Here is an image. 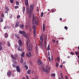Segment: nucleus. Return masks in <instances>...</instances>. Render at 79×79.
Wrapping results in <instances>:
<instances>
[{"label": "nucleus", "mask_w": 79, "mask_h": 79, "mask_svg": "<svg viewBox=\"0 0 79 79\" xmlns=\"http://www.w3.org/2000/svg\"><path fill=\"white\" fill-rule=\"evenodd\" d=\"M19 33L20 34H22V36L23 37H25L26 39H29V35H27L26 32L24 31H19Z\"/></svg>", "instance_id": "nucleus-1"}, {"label": "nucleus", "mask_w": 79, "mask_h": 79, "mask_svg": "<svg viewBox=\"0 0 79 79\" xmlns=\"http://www.w3.org/2000/svg\"><path fill=\"white\" fill-rule=\"evenodd\" d=\"M26 55L27 57H32V55L31 54V52H29L28 53H27Z\"/></svg>", "instance_id": "nucleus-2"}, {"label": "nucleus", "mask_w": 79, "mask_h": 79, "mask_svg": "<svg viewBox=\"0 0 79 79\" xmlns=\"http://www.w3.org/2000/svg\"><path fill=\"white\" fill-rule=\"evenodd\" d=\"M16 71L18 73H20L21 71H20V67L18 66H17L16 67Z\"/></svg>", "instance_id": "nucleus-3"}, {"label": "nucleus", "mask_w": 79, "mask_h": 79, "mask_svg": "<svg viewBox=\"0 0 79 79\" xmlns=\"http://www.w3.org/2000/svg\"><path fill=\"white\" fill-rule=\"evenodd\" d=\"M40 39L41 40V41L40 42V43H43V41H44V36L43 35H41Z\"/></svg>", "instance_id": "nucleus-4"}, {"label": "nucleus", "mask_w": 79, "mask_h": 79, "mask_svg": "<svg viewBox=\"0 0 79 79\" xmlns=\"http://www.w3.org/2000/svg\"><path fill=\"white\" fill-rule=\"evenodd\" d=\"M25 2V5L26 6H27L28 4L29 3L28 0H23Z\"/></svg>", "instance_id": "nucleus-5"}, {"label": "nucleus", "mask_w": 79, "mask_h": 79, "mask_svg": "<svg viewBox=\"0 0 79 79\" xmlns=\"http://www.w3.org/2000/svg\"><path fill=\"white\" fill-rule=\"evenodd\" d=\"M19 44V46L21 47H22V41L21 40H19L18 41Z\"/></svg>", "instance_id": "nucleus-6"}, {"label": "nucleus", "mask_w": 79, "mask_h": 79, "mask_svg": "<svg viewBox=\"0 0 79 79\" xmlns=\"http://www.w3.org/2000/svg\"><path fill=\"white\" fill-rule=\"evenodd\" d=\"M34 8V6L33 5H31L30 6V10H33Z\"/></svg>", "instance_id": "nucleus-7"}, {"label": "nucleus", "mask_w": 79, "mask_h": 79, "mask_svg": "<svg viewBox=\"0 0 79 79\" xmlns=\"http://www.w3.org/2000/svg\"><path fill=\"white\" fill-rule=\"evenodd\" d=\"M24 25L23 24H20L19 25V27L20 28L22 29H24Z\"/></svg>", "instance_id": "nucleus-8"}, {"label": "nucleus", "mask_w": 79, "mask_h": 79, "mask_svg": "<svg viewBox=\"0 0 79 79\" xmlns=\"http://www.w3.org/2000/svg\"><path fill=\"white\" fill-rule=\"evenodd\" d=\"M43 71L45 72V73H49V71L47 69H43Z\"/></svg>", "instance_id": "nucleus-9"}, {"label": "nucleus", "mask_w": 79, "mask_h": 79, "mask_svg": "<svg viewBox=\"0 0 79 79\" xmlns=\"http://www.w3.org/2000/svg\"><path fill=\"white\" fill-rule=\"evenodd\" d=\"M34 23H35V24L36 25H38V24H39V21L38 20L35 19Z\"/></svg>", "instance_id": "nucleus-10"}, {"label": "nucleus", "mask_w": 79, "mask_h": 79, "mask_svg": "<svg viewBox=\"0 0 79 79\" xmlns=\"http://www.w3.org/2000/svg\"><path fill=\"white\" fill-rule=\"evenodd\" d=\"M10 56H11V58H12V59H13V60H16V58L13 56V55L12 54H11Z\"/></svg>", "instance_id": "nucleus-11"}, {"label": "nucleus", "mask_w": 79, "mask_h": 79, "mask_svg": "<svg viewBox=\"0 0 79 79\" xmlns=\"http://www.w3.org/2000/svg\"><path fill=\"white\" fill-rule=\"evenodd\" d=\"M17 49L20 52H22V51H23V49L19 46L18 47Z\"/></svg>", "instance_id": "nucleus-12"}, {"label": "nucleus", "mask_w": 79, "mask_h": 79, "mask_svg": "<svg viewBox=\"0 0 79 79\" xmlns=\"http://www.w3.org/2000/svg\"><path fill=\"white\" fill-rule=\"evenodd\" d=\"M27 50L28 52H31L32 50V48L30 46L28 47L27 46Z\"/></svg>", "instance_id": "nucleus-13"}, {"label": "nucleus", "mask_w": 79, "mask_h": 79, "mask_svg": "<svg viewBox=\"0 0 79 79\" xmlns=\"http://www.w3.org/2000/svg\"><path fill=\"white\" fill-rule=\"evenodd\" d=\"M32 22H34V19H35V15L34 14H33L32 15Z\"/></svg>", "instance_id": "nucleus-14"}, {"label": "nucleus", "mask_w": 79, "mask_h": 79, "mask_svg": "<svg viewBox=\"0 0 79 79\" xmlns=\"http://www.w3.org/2000/svg\"><path fill=\"white\" fill-rule=\"evenodd\" d=\"M19 22H16L15 25V27H18V26H19Z\"/></svg>", "instance_id": "nucleus-15"}, {"label": "nucleus", "mask_w": 79, "mask_h": 79, "mask_svg": "<svg viewBox=\"0 0 79 79\" xmlns=\"http://www.w3.org/2000/svg\"><path fill=\"white\" fill-rule=\"evenodd\" d=\"M5 8L7 11H9L10 10L9 9V7H7L6 6H5Z\"/></svg>", "instance_id": "nucleus-16"}, {"label": "nucleus", "mask_w": 79, "mask_h": 79, "mask_svg": "<svg viewBox=\"0 0 79 79\" xmlns=\"http://www.w3.org/2000/svg\"><path fill=\"white\" fill-rule=\"evenodd\" d=\"M43 44V43H40V47H41V48H44V45L42 44Z\"/></svg>", "instance_id": "nucleus-17"}, {"label": "nucleus", "mask_w": 79, "mask_h": 79, "mask_svg": "<svg viewBox=\"0 0 79 79\" xmlns=\"http://www.w3.org/2000/svg\"><path fill=\"white\" fill-rule=\"evenodd\" d=\"M38 61L39 62V64H43V63L42 62H41V60H40V59L38 60Z\"/></svg>", "instance_id": "nucleus-18"}, {"label": "nucleus", "mask_w": 79, "mask_h": 79, "mask_svg": "<svg viewBox=\"0 0 79 79\" xmlns=\"http://www.w3.org/2000/svg\"><path fill=\"white\" fill-rule=\"evenodd\" d=\"M31 70L30 69H29L28 70V71H27V74H31Z\"/></svg>", "instance_id": "nucleus-19"}, {"label": "nucleus", "mask_w": 79, "mask_h": 79, "mask_svg": "<svg viewBox=\"0 0 79 79\" xmlns=\"http://www.w3.org/2000/svg\"><path fill=\"white\" fill-rule=\"evenodd\" d=\"M32 29L34 30H35L36 29V26L35 25H33L32 27Z\"/></svg>", "instance_id": "nucleus-20"}, {"label": "nucleus", "mask_w": 79, "mask_h": 79, "mask_svg": "<svg viewBox=\"0 0 79 79\" xmlns=\"http://www.w3.org/2000/svg\"><path fill=\"white\" fill-rule=\"evenodd\" d=\"M26 9V7H24V6H23V13L24 15V11H25V9Z\"/></svg>", "instance_id": "nucleus-21"}, {"label": "nucleus", "mask_w": 79, "mask_h": 79, "mask_svg": "<svg viewBox=\"0 0 79 79\" xmlns=\"http://www.w3.org/2000/svg\"><path fill=\"white\" fill-rule=\"evenodd\" d=\"M25 53V52H23L21 55V56H22V57H24V54Z\"/></svg>", "instance_id": "nucleus-22"}, {"label": "nucleus", "mask_w": 79, "mask_h": 79, "mask_svg": "<svg viewBox=\"0 0 79 79\" xmlns=\"http://www.w3.org/2000/svg\"><path fill=\"white\" fill-rule=\"evenodd\" d=\"M45 30V25L44 23L43 24V31L44 32Z\"/></svg>", "instance_id": "nucleus-23"}, {"label": "nucleus", "mask_w": 79, "mask_h": 79, "mask_svg": "<svg viewBox=\"0 0 79 79\" xmlns=\"http://www.w3.org/2000/svg\"><path fill=\"white\" fill-rule=\"evenodd\" d=\"M11 74V72H8L7 73V76L8 77H9V76Z\"/></svg>", "instance_id": "nucleus-24"}, {"label": "nucleus", "mask_w": 79, "mask_h": 79, "mask_svg": "<svg viewBox=\"0 0 79 79\" xmlns=\"http://www.w3.org/2000/svg\"><path fill=\"white\" fill-rule=\"evenodd\" d=\"M20 62L21 63H23V58L22 57H21Z\"/></svg>", "instance_id": "nucleus-25"}, {"label": "nucleus", "mask_w": 79, "mask_h": 79, "mask_svg": "<svg viewBox=\"0 0 79 79\" xmlns=\"http://www.w3.org/2000/svg\"><path fill=\"white\" fill-rule=\"evenodd\" d=\"M8 34H7V33H5V38H7V37H8Z\"/></svg>", "instance_id": "nucleus-26"}, {"label": "nucleus", "mask_w": 79, "mask_h": 79, "mask_svg": "<svg viewBox=\"0 0 79 79\" xmlns=\"http://www.w3.org/2000/svg\"><path fill=\"white\" fill-rule=\"evenodd\" d=\"M57 60L58 62H59L60 61V57H57Z\"/></svg>", "instance_id": "nucleus-27"}, {"label": "nucleus", "mask_w": 79, "mask_h": 79, "mask_svg": "<svg viewBox=\"0 0 79 79\" xmlns=\"http://www.w3.org/2000/svg\"><path fill=\"white\" fill-rule=\"evenodd\" d=\"M23 67H24L25 68V69H26V70H27L28 69V66H27V65H24Z\"/></svg>", "instance_id": "nucleus-28"}, {"label": "nucleus", "mask_w": 79, "mask_h": 79, "mask_svg": "<svg viewBox=\"0 0 79 79\" xmlns=\"http://www.w3.org/2000/svg\"><path fill=\"white\" fill-rule=\"evenodd\" d=\"M15 37H16V38H18V39L19 38V36L17 34H15Z\"/></svg>", "instance_id": "nucleus-29"}, {"label": "nucleus", "mask_w": 79, "mask_h": 79, "mask_svg": "<svg viewBox=\"0 0 79 79\" xmlns=\"http://www.w3.org/2000/svg\"><path fill=\"white\" fill-rule=\"evenodd\" d=\"M33 35H34V37L36 35V34H35V30H34L33 31Z\"/></svg>", "instance_id": "nucleus-30"}, {"label": "nucleus", "mask_w": 79, "mask_h": 79, "mask_svg": "<svg viewBox=\"0 0 79 79\" xmlns=\"http://www.w3.org/2000/svg\"><path fill=\"white\" fill-rule=\"evenodd\" d=\"M29 17L30 19H31V18H32V14H31L29 13Z\"/></svg>", "instance_id": "nucleus-31"}, {"label": "nucleus", "mask_w": 79, "mask_h": 79, "mask_svg": "<svg viewBox=\"0 0 79 79\" xmlns=\"http://www.w3.org/2000/svg\"><path fill=\"white\" fill-rule=\"evenodd\" d=\"M47 50H50V45H48Z\"/></svg>", "instance_id": "nucleus-32"}, {"label": "nucleus", "mask_w": 79, "mask_h": 79, "mask_svg": "<svg viewBox=\"0 0 79 79\" xmlns=\"http://www.w3.org/2000/svg\"><path fill=\"white\" fill-rule=\"evenodd\" d=\"M60 76L62 79H63L64 77L63 76V74H62V73H60Z\"/></svg>", "instance_id": "nucleus-33"}, {"label": "nucleus", "mask_w": 79, "mask_h": 79, "mask_svg": "<svg viewBox=\"0 0 79 79\" xmlns=\"http://www.w3.org/2000/svg\"><path fill=\"white\" fill-rule=\"evenodd\" d=\"M7 46L8 47H10V46H11V44H10V42H8Z\"/></svg>", "instance_id": "nucleus-34"}, {"label": "nucleus", "mask_w": 79, "mask_h": 79, "mask_svg": "<svg viewBox=\"0 0 79 79\" xmlns=\"http://www.w3.org/2000/svg\"><path fill=\"white\" fill-rule=\"evenodd\" d=\"M59 66V65L57 63H56V68H58Z\"/></svg>", "instance_id": "nucleus-35"}, {"label": "nucleus", "mask_w": 79, "mask_h": 79, "mask_svg": "<svg viewBox=\"0 0 79 79\" xmlns=\"http://www.w3.org/2000/svg\"><path fill=\"white\" fill-rule=\"evenodd\" d=\"M27 41L26 42L27 43V47L28 46V43H29V41H30L29 39H27Z\"/></svg>", "instance_id": "nucleus-36"}, {"label": "nucleus", "mask_w": 79, "mask_h": 79, "mask_svg": "<svg viewBox=\"0 0 79 79\" xmlns=\"http://www.w3.org/2000/svg\"><path fill=\"white\" fill-rule=\"evenodd\" d=\"M3 19L2 18H1L0 22H1V23H2V22H3Z\"/></svg>", "instance_id": "nucleus-37"}, {"label": "nucleus", "mask_w": 79, "mask_h": 79, "mask_svg": "<svg viewBox=\"0 0 79 79\" xmlns=\"http://www.w3.org/2000/svg\"><path fill=\"white\" fill-rule=\"evenodd\" d=\"M51 76H54L55 77V73H52L51 74Z\"/></svg>", "instance_id": "nucleus-38"}, {"label": "nucleus", "mask_w": 79, "mask_h": 79, "mask_svg": "<svg viewBox=\"0 0 79 79\" xmlns=\"http://www.w3.org/2000/svg\"><path fill=\"white\" fill-rule=\"evenodd\" d=\"M44 15V13L43 12H41V15H40V17H42Z\"/></svg>", "instance_id": "nucleus-39"}, {"label": "nucleus", "mask_w": 79, "mask_h": 79, "mask_svg": "<svg viewBox=\"0 0 79 79\" xmlns=\"http://www.w3.org/2000/svg\"><path fill=\"white\" fill-rule=\"evenodd\" d=\"M12 66L14 68H16V65L14 64H12Z\"/></svg>", "instance_id": "nucleus-40"}, {"label": "nucleus", "mask_w": 79, "mask_h": 79, "mask_svg": "<svg viewBox=\"0 0 79 79\" xmlns=\"http://www.w3.org/2000/svg\"><path fill=\"white\" fill-rule=\"evenodd\" d=\"M32 11L33 12H34V10L30 9V12L31 14L32 13Z\"/></svg>", "instance_id": "nucleus-41"}, {"label": "nucleus", "mask_w": 79, "mask_h": 79, "mask_svg": "<svg viewBox=\"0 0 79 79\" xmlns=\"http://www.w3.org/2000/svg\"><path fill=\"white\" fill-rule=\"evenodd\" d=\"M10 2L11 3H13V2H14V0H10Z\"/></svg>", "instance_id": "nucleus-42"}, {"label": "nucleus", "mask_w": 79, "mask_h": 79, "mask_svg": "<svg viewBox=\"0 0 79 79\" xmlns=\"http://www.w3.org/2000/svg\"><path fill=\"white\" fill-rule=\"evenodd\" d=\"M44 46L45 48H47V43H44Z\"/></svg>", "instance_id": "nucleus-43"}, {"label": "nucleus", "mask_w": 79, "mask_h": 79, "mask_svg": "<svg viewBox=\"0 0 79 79\" xmlns=\"http://www.w3.org/2000/svg\"><path fill=\"white\" fill-rule=\"evenodd\" d=\"M3 49V47L2 46H0V51H1Z\"/></svg>", "instance_id": "nucleus-44"}, {"label": "nucleus", "mask_w": 79, "mask_h": 79, "mask_svg": "<svg viewBox=\"0 0 79 79\" xmlns=\"http://www.w3.org/2000/svg\"><path fill=\"white\" fill-rule=\"evenodd\" d=\"M75 53L76 54V55H79V53L77 52H75Z\"/></svg>", "instance_id": "nucleus-45"}, {"label": "nucleus", "mask_w": 79, "mask_h": 79, "mask_svg": "<svg viewBox=\"0 0 79 79\" xmlns=\"http://www.w3.org/2000/svg\"><path fill=\"white\" fill-rule=\"evenodd\" d=\"M20 15H18L17 16V19H19V18H20Z\"/></svg>", "instance_id": "nucleus-46"}, {"label": "nucleus", "mask_w": 79, "mask_h": 79, "mask_svg": "<svg viewBox=\"0 0 79 79\" xmlns=\"http://www.w3.org/2000/svg\"><path fill=\"white\" fill-rule=\"evenodd\" d=\"M38 79V77H37V76H35L34 78H33L32 79Z\"/></svg>", "instance_id": "nucleus-47"}, {"label": "nucleus", "mask_w": 79, "mask_h": 79, "mask_svg": "<svg viewBox=\"0 0 79 79\" xmlns=\"http://www.w3.org/2000/svg\"><path fill=\"white\" fill-rule=\"evenodd\" d=\"M28 25H27L26 26L25 28H26V29H28Z\"/></svg>", "instance_id": "nucleus-48"}, {"label": "nucleus", "mask_w": 79, "mask_h": 79, "mask_svg": "<svg viewBox=\"0 0 79 79\" xmlns=\"http://www.w3.org/2000/svg\"><path fill=\"white\" fill-rule=\"evenodd\" d=\"M64 29L66 30L67 31V29H68V28L66 26H65L64 27Z\"/></svg>", "instance_id": "nucleus-49"}, {"label": "nucleus", "mask_w": 79, "mask_h": 79, "mask_svg": "<svg viewBox=\"0 0 79 79\" xmlns=\"http://www.w3.org/2000/svg\"><path fill=\"white\" fill-rule=\"evenodd\" d=\"M47 40V37H45V38H44V40Z\"/></svg>", "instance_id": "nucleus-50"}, {"label": "nucleus", "mask_w": 79, "mask_h": 79, "mask_svg": "<svg viewBox=\"0 0 79 79\" xmlns=\"http://www.w3.org/2000/svg\"><path fill=\"white\" fill-rule=\"evenodd\" d=\"M1 17H2V18L4 17V14H3V13L2 14Z\"/></svg>", "instance_id": "nucleus-51"}, {"label": "nucleus", "mask_w": 79, "mask_h": 79, "mask_svg": "<svg viewBox=\"0 0 79 79\" xmlns=\"http://www.w3.org/2000/svg\"><path fill=\"white\" fill-rule=\"evenodd\" d=\"M16 4L17 5H19V4L18 2H16Z\"/></svg>", "instance_id": "nucleus-52"}, {"label": "nucleus", "mask_w": 79, "mask_h": 79, "mask_svg": "<svg viewBox=\"0 0 79 79\" xmlns=\"http://www.w3.org/2000/svg\"><path fill=\"white\" fill-rule=\"evenodd\" d=\"M15 9H17V8H18V6H15Z\"/></svg>", "instance_id": "nucleus-53"}, {"label": "nucleus", "mask_w": 79, "mask_h": 79, "mask_svg": "<svg viewBox=\"0 0 79 79\" xmlns=\"http://www.w3.org/2000/svg\"><path fill=\"white\" fill-rule=\"evenodd\" d=\"M30 12V11H29V10H27V14H29V12Z\"/></svg>", "instance_id": "nucleus-54"}, {"label": "nucleus", "mask_w": 79, "mask_h": 79, "mask_svg": "<svg viewBox=\"0 0 79 79\" xmlns=\"http://www.w3.org/2000/svg\"><path fill=\"white\" fill-rule=\"evenodd\" d=\"M50 51H48V56H50Z\"/></svg>", "instance_id": "nucleus-55"}, {"label": "nucleus", "mask_w": 79, "mask_h": 79, "mask_svg": "<svg viewBox=\"0 0 79 79\" xmlns=\"http://www.w3.org/2000/svg\"><path fill=\"white\" fill-rule=\"evenodd\" d=\"M32 31V28L31 27L29 29V31L30 32H31Z\"/></svg>", "instance_id": "nucleus-56"}, {"label": "nucleus", "mask_w": 79, "mask_h": 79, "mask_svg": "<svg viewBox=\"0 0 79 79\" xmlns=\"http://www.w3.org/2000/svg\"><path fill=\"white\" fill-rule=\"evenodd\" d=\"M27 64H26V62H23V65H26Z\"/></svg>", "instance_id": "nucleus-57"}, {"label": "nucleus", "mask_w": 79, "mask_h": 79, "mask_svg": "<svg viewBox=\"0 0 79 79\" xmlns=\"http://www.w3.org/2000/svg\"><path fill=\"white\" fill-rule=\"evenodd\" d=\"M26 77V78L27 79H29V76H28V75H27Z\"/></svg>", "instance_id": "nucleus-58"}, {"label": "nucleus", "mask_w": 79, "mask_h": 79, "mask_svg": "<svg viewBox=\"0 0 79 79\" xmlns=\"http://www.w3.org/2000/svg\"><path fill=\"white\" fill-rule=\"evenodd\" d=\"M62 67H63V66L62 65H60V66H59V68H62Z\"/></svg>", "instance_id": "nucleus-59"}, {"label": "nucleus", "mask_w": 79, "mask_h": 79, "mask_svg": "<svg viewBox=\"0 0 79 79\" xmlns=\"http://www.w3.org/2000/svg\"><path fill=\"white\" fill-rule=\"evenodd\" d=\"M12 77H15V73H13L12 75Z\"/></svg>", "instance_id": "nucleus-60"}, {"label": "nucleus", "mask_w": 79, "mask_h": 79, "mask_svg": "<svg viewBox=\"0 0 79 79\" xmlns=\"http://www.w3.org/2000/svg\"><path fill=\"white\" fill-rule=\"evenodd\" d=\"M44 40V43H47V40Z\"/></svg>", "instance_id": "nucleus-61"}, {"label": "nucleus", "mask_w": 79, "mask_h": 79, "mask_svg": "<svg viewBox=\"0 0 79 79\" xmlns=\"http://www.w3.org/2000/svg\"><path fill=\"white\" fill-rule=\"evenodd\" d=\"M15 57L16 58V57H18V54H15Z\"/></svg>", "instance_id": "nucleus-62"}, {"label": "nucleus", "mask_w": 79, "mask_h": 79, "mask_svg": "<svg viewBox=\"0 0 79 79\" xmlns=\"http://www.w3.org/2000/svg\"><path fill=\"white\" fill-rule=\"evenodd\" d=\"M29 10V8H26V11H28Z\"/></svg>", "instance_id": "nucleus-63"}, {"label": "nucleus", "mask_w": 79, "mask_h": 79, "mask_svg": "<svg viewBox=\"0 0 79 79\" xmlns=\"http://www.w3.org/2000/svg\"><path fill=\"white\" fill-rule=\"evenodd\" d=\"M7 28V27H6L5 26L4 27V29H6V28Z\"/></svg>", "instance_id": "nucleus-64"}]
</instances>
